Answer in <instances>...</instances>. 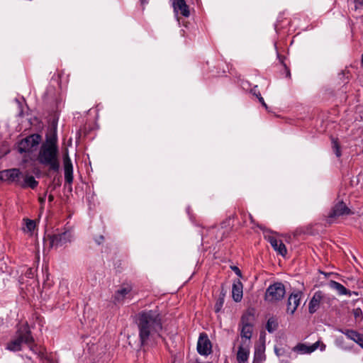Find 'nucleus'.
<instances>
[{
  "label": "nucleus",
  "mask_w": 363,
  "mask_h": 363,
  "mask_svg": "<svg viewBox=\"0 0 363 363\" xmlns=\"http://www.w3.org/2000/svg\"><path fill=\"white\" fill-rule=\"evenodd\" d=\"M138 328L139 342L141 347L149 345L157 337H160L162 330L161 315L155 310H144L135 316Z\"/></svg>",
  "instance_id": "obj_1"
},
{
  "label": "nucleus",
  "mask_w": 363,
  "mask_h": 363,
  "mask_svg": "<svg viewBox=\"0 0 363 363\" xmlns=\"http://www.w3.org/2000/svg\"><path fill=\"white\" fill-rule=\"evenodd\" d=\"M59 148L42 144L37 157L38 162L49 167V171L58 172L60 164L58 158Z\"/></svg>",
  "instance_id": "obj_2"
},
{
  "label": "nucleus",
  "mask_w": 363,
  "mask_h": 363,
  "mask_svg": "<svg viewBox=\"0 0 363 363\" xmlns=\"http://www.w3.org/2000/svg\"><path fill=\"white\" fill-rule=\"evenodd\" d=\"M33 335L28 324L21 325L16 331L15 338L7 343L6 349L17 352L22 349V344L32 341Z\"/></svg>",
  "instance_id": "obj_3"
},
{
  "label": "nucleus",
  "mask_w": 363,
  "mask_h": 363,
  "mask_svg": "<svg viewBox=\"0 0 363 363\" xmlns=\"http://www.w3.org/2000/svg\"><path fill=\"white\" fill-rule=\"evenodd\" d=\"M285 294V286L283 283L277 281L270 284L266 289L264 301L271 303H277L284 298Z\"/></svg>",
  "instance_id": "obj_4"
},
{
  "label": "nucleus",
  "mask_w": 363,
  "mask_h": 363,
  "mask_svg": "<svg viewBox=\"0 0 363 363\" xmlns=\"http://www.w3.org/2000/svg\"><path fill=\"white\" fill-rule=\"evenodd\" d=\"M42 137L38 133L31 134L22 139L18 144V151L20 153L30 152L33 148L41 141Z\"/></svg>",
  "instance_id": "obj_5"
},
{
  "label": "nucleus",
  "mask_w": 363,
  "mask_h": 363,
  "mask_svg": "<svg viewBox=\"0 0 363 363\" xmlns=\"http://www.w3.org/2000/svg\"><path fill=\"white\" fill-rule=\"evenodd\" d=\"M354 212L347 206V205L342 201H339L332 208L328 215V223H331L333 219L338 218L342 216L353 215Z\"/></svg>",
  "instance_id": "obj_6"
},
{
  "label": "nucleus",
  "mask_w": 363,
  "mask_h": 363,
  "mask_svg": "<svg viewBox=\"0 0 363 363\" xmlns=\"http://www.w3.org/2000/svg\"><path fill=\"white\" fill-rule=\"evenodd\" d=\"M49 240L51 247L57 248L71 242V233L68 231H65L62 233L54 234L49 236Z\"/></svg>",
  "instance_id": "obj_7"
},
{
  "label": "nucleus",
  "mask_w": 363,
  "mask_h": 363,
  "mask_svg": "<svg viewBox=\"0 0 363 363\" xmlns=\"http://www.w3.org/2000/svg\"><path fill=\"white\" fill-rule=\"evenodd\" d=\"M212 351L211 342L206 333H201L197 342V352L201 355L207 356Z\"/></svg>",
  "instance_id": "obj_8"
},
{
  "label": "nucleus",
  "mask_w": 363,
  "mask_h": 363,
  "mask_svg": "<svg viewBox=\"0 0 363 363\" xmlns=\"http://www.w3.org/2000/svg\"><path fill=\"white\" fill-rule=\"evenodd\" d=\"M57 123L53 121L45 134V140L42 144L58 147Z\"/></svg>",
  "instance_id": "obj_9"
},
{
  "label": "nucleus",
  "mask_w": 363,
  "mask_h": 363,
  "mask_svg": "<svg viewBox=\"0 0 363 363\" xmlns=\"http://www.w3.org/2000/svg\"><path fill=\"white\" fill-rule=\"evenodd\" d=\"M133 291V286L130 284L123 283L119 289L116 291L113 300L116 303H120L123 302L125 298H132L133 296L131 292Z\"/></svg>",
  "instance_id": "obj_10"
},
{
  "label": "nucleus",
  "mask_w": 363,
  "mask_h": 363,
  "mask_svg": "<svg viewBox=\"0 0 363 363\" xmlns=\"http://www.w3.org/2000/svg\"><path fill=\"white\" fill-rule=\"evenodd\" d=\"M302 296L303 293L301 291H294L289 295L286 303V311L288 313L293 315L295 313L300 304Z\"/></svg>",
  "instance_id": "obj_11"
},
{
  "label": "nucleus",
  "mask_w": 363,
  "mask_h": 363,
  "mask_svg": "<svg viewBox=\"0 0 363 363\" xmlns=\"http://www.w3.org/2000/svg\"><path fill=\"white\" fill-rule=\"evenodd\" d=\"M21 176L18 169H8L0 172V180L9 183L18 182Z\"/></svg>",
  "instance_id": "obj_12"
},
{
  "label": "nucleus",
  "mask_w": 363,
  "mask_h": 363,
  "mask_svg": "<svg viewBox=\"0 0 363 363\" xmlns=\"http://www.w3.org/2000/svg\"><path fill=\"white\" fill-rule=\"evenodd\" d=\"M63 165L65 182L70 184L73 182V165L68 153L63 155Z\"/></svg>",
  "instance_id": "obj_13"
},
{
  "label": "nucleus",
  "mask_w": 363,
  "mask_h": 363,
  "mask_svg": "<svg viewBox=\"0 0 363 363\" xmlns=\"http://www.w3.org/2000/svg\"><path fill=\"white\" fill-rule=\"evenodd\" d=\"M267 240L270 243L272 248L282 257H285L287 254V250L285 245L281 240H277L274 236L265 237Z\"/></svg>",
  "instance_id": "obj_14"
},
{
  "label": "nucleus",
  "mask_w": 363,
  "mask_h": 363,
  "mask_svg": "<svg viewBox=\"0 0 363 363\" xmlns=\"http://www.w3.org/2000/svg\"><path fill=\"white\" fill-rule=\"evenodd\" d=\"M323 297V293L321 291H317L314 293L308 303V312L310 314H313L318 311Z\"/></svg>",
  "instance_id": "obj_15"
},
{
  "label": "nucleus",
  "mask_w": 363,
  "mask_h": 363,
  "mask_svg": "<svg viewBox=\"0 0 363 363\" xmlns=\"http://www.w3.org/2000/svg\"><path fill=\"white\" fill-rule=\"evenodd\" d=\"M243 284L240 279L235 281L232 286V297L234 301L240 302L243 296Z\"/></svg>",
  "instance_id": "obj_16"
},
{
  "label": "nucleus",
  "mask_w": 363,
  "mask_h": 363,
  "mask_svg": "<svg viewBox=\"0 0 363 363\" xmlns=\"http://www.w3.org/2000/svg\"><path fill=\"white\" fill-rule=\"evenodd\" d=\"M318 345L319 342H316L311 345H307L304 343H298L293 348V351L300 354H311L318 349Z\"/></svg>",
  "instance_id": "obj_17"
},
{
  "label": "nucleus",
  "mask_w": 363,
  "mask_h": 363,
  "mask_svg": "<svg viewBox=\"0 0 363 363\" xmlns=\"http://www.w3.org/2000/svg\"><path fill=\"white\" fill-rule=\"evenodd\" d=\"M26 345L29 347L30 350L37 354L40 359H44L46 354V349L43 346L37 345L35 342L33 337L32 341L26 342Z\"/></svg>",
  "instance_id": "obj_18"
},
{
  "label": "nucleus",
  "mask_w": 363,
  "mask_h": 363,
  "mask_svg": "<svg viewBox=\"0 0 363 363\" xmlns=\"http://www.w3.org/2000/svg\"><path fill=\"white\" fill-rule=\"evenodd\" d=\"M264 342L255 345L252 363H262L266 359Z\"/></svg>",
  "instance_id": "obj_19"
},
{
  "label": "nucleus",
  "mask_w": 363,
  "mask_h": 363,
  "mask_svg": "<svg viewBox=\"0 0 363 363\" xmlns=\"http://www.w3.org/2000/svg\"><path fill=\"white\" fill-rule=\"evenodd\" d=\"M255 320V310L253 308L247 309L241 316L240 325L254 326Z\"/></svg>",
  "instance_id": "obj_20"
},
{
  "label": "nucleus",
  "mask_w": 363,
  "mask_h": 363,
  "mask_svg": "<svg viewBox=\"0 0 363 363\" xmlns=\"http://www.w3.org/2000/svg\"><path fill=\"white\" fill-rule=\"evenodd\" d=\"M250 355V347L248 345H240L238 348L236 359L238 363L247 362Z\"/></svg>",
  "instance_id": "obj_21"
},
{
  "label": "nucleus",
  "mask_w": 363,
  "mask_h": 363,
  "mask_svg": "<svg viewBox=\"0 0 363 363\" xmlns=\"http://www.w3.org/2000/svg\"><path fill=\"white\" fill-rule=\"evenodd\" d=\"M341 332L342 333L345 335L347 338L354 341L357 344H359V342H361V338H362V334H360L359 333L354 330L345 329L341 330Z\"/></svg>",
  "instance_id": "obj_22"
},
{
  "label": "nucleus",
  "mask_w": 363,
  "mask_h": 363,
  "mask_svg": "<svg viewBox=\"0 0 363 363\" xmlns=\"http://www.w3.org/2000/svg\"><path fill=\"white\" fill-rule=\"evenodd\" d=\"M329 285L331 288L336 289L340 295H351V291L337 281L331 280Z\"/></svg>",
  "instance_id": "obj_23"
},
{
  "label": "nucleus",
  "mask_w": 363,
  "mask_h": 363,
  "mask_svg": "<svg viewBox=\"0 0 363 363\" xmlns=\"http://www.w3.org/2000/svg\"><path fill=\"white\" fill-rule=\"evenodd\" d=\"M211 233L213 234H216L215 239L217 240V242L222 241L224 239V238H225L227 236L225 234L226 230H224L223 226H221L220 228H218V227L213 228L211 230Z\"/></svg>",
  "instance_id": "obj_24"
},
{
  "label": "nucleus",
  "mask_w": 363,
  "mask_h": 363,
  "mask_svg": "<svg viewBox=\"0 0 363 363\" xmlns=\"http://www.w3.org/2000/svg\"><path fill=\"white\" fill-rule=\"evenodd\" d=\"M38 185V182L35 179L33 176H26L24 182L21 185L23 188L30 187L32 189H35Z\"/></svg>",
  "instance_id": "obj_25"
},
{
  "label": "nucleus",
  "mask_w": 363,
  "mask_h": 363,
  "mask_svg": "<svg viewBox=\"0 0 363 363\" xmlns=\"http://www.w3.org/2000/svg\"><path fill=\"white\" fill-rule=\"evenodd\" d=\"M277 55L279 62L284 67V73L285 74V77L291 79V75L290 69L285 62L286 57L284 55L279 54L278 51H277Z\"/></svg>",
  "instance_id": "obj_26"
},
{
  "label": "nucleus",
  "mask_w": 363,
  "mask_h": 363,
  "mask_svg": "<svg viewBox=\"0 0 363 363\" xmlns=\"http://www.w3.org/2000/svg\"><path fill=\"white\" fill-rule=\"evenodd\" d=\"M253 327L252 325H242L240 330L241 337L250 340L252 335Z\"/></svg>",
  "instance_id": "obj_27"
},
{
  "label": "nucleus",
  "mask_w": 363,
  "mask_h": 363,
  "mask_svg": "<svg viewBox=\"0 0 363 363\" xmlns=\"http://www.w3.org/2000/svg\"><path fill=\"white\" fill-rule=\"evenodd\" d=\"M332 148L334 153L337 157H340L342 155L341 147L338 140V138L331 137Z\"/></svg>",
  "instance_id": "obj_28"
},
{
  "label": "nucleus",
  "mask_w": 363,
  "mask_h": 363,
  "mask_svg": "<svg viewBox=\"0 0 363 363\" xmlns=\"http://www.w3.org/2000/svg\"><path fill=\"white\" fill-rule=\"evenodd\" d=\"M224 300H225V294L223 292H220L219 294L218 298L216 299V301L214 305V311L215 313H219L224 304Z\"/></svg>",
  "instance_id": "obj_29"
},
{
  "label": "nucleus",
  "mask_w": 363,
  "mask_h": 363,
  "mask_svg": "<svg viewBox=\"0 0 363 363\" xmlns=\"http://www.w3.org/2000/svg\"><path fill=\"white\" fill-rule=\"evenodd\" d=\"M278 323L273 317L268 319L266 329L269 333H274L278 328Z\"/></svg>",
  "instance_id": "obj_30"
},
{
  "label": "nucleus",
  "mask_w": 363,
  "mask_h": 363,
  "mask_svg": "<svg viewBox=\"0 0 363 363\" xmlns=\"http://www.w3.org/2000/svg\"><path fill=\"white\" fill-rule=\"evenodd\" d=\"M251 93L256 96V97L258 99V101L259 103H261V104L266 108L267 109L268 108V106L266 104L263 97L262 96L260 92L257 90V86H255L252 89H251Z\"/></svg>",
  "instance_id": "obj_31"
},
{
  "label": "nucleus",
  "mask_w": 363,
  "mask_h": 363,
  "mask_svg": "<svg viewBox=\"0 0 363 363\" xmlns=\"http://www.w3.org/2000/svg\"><path fill=\"white\" fill-rule=\"evenodd\" d=\"M91 130V127L90 125L88 126L85 124L84 126L81 127L79 130H78V134L80 137H86L89 132Z\"/></svg>",
  "instance_id": "obj_32"
},
{
  "label": "nucleus",
  "mask_w": 363,
  "mask_h": 363,
  "mask_svg": "<svg viewBox=\"0 0 363 363\" xmlns=\"http://www.w3.org/2000/svg\"><path fill=\"white\" fill-rule=\"evenodd\" d=\"M26 225L28 231L32 232L35 228V222L33 220L26 219Z\"/></svg>",
  "instance_id": "obj_33"
},
{
  "label": "nucleus",
  "mask_w": 363,
  "mask_h": 363,
  "mask_svg": "<svg viewBox=\"0 0 363 363\" xmlns=\"http://www.w3.org/2000/svg\"><path fill=\"white\" fill-rule=\"evenodd\" d=\"M55 92L54 86H49L47 88L46 91L44 94L43 98L45 101L48 100L49 94H51Z\"/></svg>",
  "instance_id": "obj_34"
},
{
  "label": "nucleus",
  "mask_w": 363,
  "mask_h": 363,
  "mask_svg": "<svg viewBox=\"0 0 363 363\" xmlns=\"http://www.w3.org/2000/svg\"><path fill=\"white\" fill-rule=\"evenodd\" d=\"M230 269L232 271H233L235 273V274L237 276H238L239 277H242V272H241L240 269L237 266H235V265L230 266Z\"/></svg>",
  "instance_id": "obj_35"
},
{
  "label": "nucleus",
  "mask_w": 363,
  "mask_h": 363,
  "mask_svg": "<svg viewBox=\"0 0 363 363\" xmlns=\"http://www.w3.org/2000/svg\"><path fill=\"white\" fill-rule=\"evenodd\" d=\"M354 9H360L363 6V0H354Z\"/></svg>",
  "instance_id": "obj_36"
},
{
  "label": "nucleus",
  "mask_w": 363,
  "mask_h": 363,
  "mask_svg": "<svg viewBox=\"0 0 363 363\" xmlns=\"http://www.w3.org/2000/svg\"><path fill=\"white\" fill-rule=\"evenodd\" d=\"M104 241V237L103 235H99L98 237H96L95 238V242L98 244V245H101V243H103Z\"/></svg>",
  "instance_id": "obj_37"
},
{
  "label": "nucleus",
  "mask_w": 363,
  "mask_h": 363,
  "mask_svg": "<svg viewBox=\"0 0 363 363\" xmlns=\"http://www.w3.org/2000/svg\"><path fill=\"white\" fill-rule=\"evenodd\" d=\"M354 316L357 318V316L362 314V311L360 308H357L354 311Z\"/></svg>",
  "instance_id": "obj_38"
},
{
  "label": "nucleus",
  "mask_w": 363,
  "mask_h": 363,
  "mask_svg": "<svg viewBox=\"0 0 363 363\" xmlns=\"http://www.w3.org/2000/svg\"><path fill=\"white\" fill-rule=\"evenodd\" d=\"M149 0H140V3L142 6H144L145 4H148Z\"/></svg>",
  "instance_id": "obj_39"
},
{
  "label": "nucleus",
  "mask_w": 363,
  "mask_h": 363,
  "mask_svg": "<svg viewBox=\"0 0 363 363\" xmlns=\"http://www.w3.org/2000/svg\"><path fill=\"white\" fill-rule=\"evenodd\" d=\"M44 359H46V360H48V362L49 363H56V362H55L52 359H51V358H50V357H47L46 355H45V357Z\"/></svg>",
  "instance_id": "obj_40"
},
{
  "label": "nucleus",
  "mask_w": 363,
  "mask_h": 363,
  "mask_svg": "<svg viewBox=\"0 0 363 363\" xmlns=\"http://www.w3.org/2000/svg\"><path fill=\"white\" fill-rule=\"evenodd\" d=\"M53 200H54V196L52 194H50L48 196V201L52 202V201H53Z\"/></svg>",
  "instance_id": "obj_41"
},
{
  "label": "nucleus",
  "mask_w": 363,
  "mask_h": 363,
  "mask_svg": "<svg viewBox=\"0 0 363 363\" xmlns=\"http://www.w3.org/2000/svg\"><path fill=\"white\" fill-rule=\"evenodd\" d=\"M235 217V213H233L232 215L229 216H228V220H231V219H234V218Z\"/></svg>",
  "instance_id": "obj_42"
},
{
  "label": "nucleus",
  "mask_w": 363,
  "mask_h": 363,
  "mask_svg": "<svg viewBox=\"0 0 363 363\" xmlns=\"http://www.w3.org/2000/svg\"><path fill=\"white\" fill-rule=\"evenodd\" d=\"M362 338H361V342L358 344L362 348H363V335L362 336Z\"/></svg>",
  "instance_id": "obj_43"
},
{
  "label": "nucleus",
  "mask_w": 363,
  "mask_h": 363,
  "mask_svg": "<svg viewBox=\"0 0 363 363\" xmlns=\"http://www.w3.org/2000/svg\"><path fill=\"white\" fill-rule=\"evenodd\" d=\"M39 201H40V202L41 203H45V197L40 198V199H39Z\"/></svg>",
  "instance_id": "obj_44"
},
{
  "label": "nucleus",
  "mask_w": 363,
  "mask_h": 363,
  "mask_svg": "<svg viewBox=\"0 0 363 363\" xmlns=\"http://www.w3.org/2000/svg\"><path fill=\"white\" fill-rule=\"evenodd\" d=\"M196 363H212L211 362H200L199 360H196Z\"/></svg>",
  "instance_id": "obj_45"
},
{
  "label": "nucleus",
  "mask_w": 363,
  "mask_h": 363,
  "mask_svg": "<svg viewBox=\"0 0 363 363\" xmlns=\"http://www.w3.org/2000/svg\"><path fill=\"white\" fill-rule=\"evenodd\" d=\"M361 65L363 67V52H362V58H361Z\"/></svg>",
  "instance_id": "obj_46"
},
{
  "label": "nucleus",
  "mask_w": 363,
  "mask_h": 363,
  "mask_svg": "<svg viewBox=\"0 0 363 363\" xmlns=\"http://www.w3.org/2000/svg\"><path fill=\"white\" fill-rule=\"evenodd\" d=\"M3 323H4V320L0 318V326L1 325H3Z\"/></svg>",
  "instance_id": "obj_47"
},
{
  "label": "nucleus",
  "mask_w": 363,
  "mask_h": 363,
  "mask_svg": "<svg viewBox=\"0 0 363 363\" xmlns=\"http://www.w3.org/2000/svg\"><path fill=\"white\" fill-rule=\"evenodd\" d=\"M26 358H27L28 359H29V360H31V357H28V356H26Z\"/></svg>",
  "instance_id": "obj_48"
}]
</instances>
